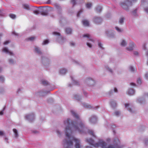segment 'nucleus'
<instances>
[{"label": "nucleus", "instance_id": "obj_1", "mask_svg": "<svg viewBox=\"0 0 148 148\" xmlns=\"http://www.w3.org/2000/svg\"><path fill=\"white\" fill-rule=\"evenodd\" d=\"M71 114L74 121L71 120L67 118L64 121V124L66 126L65 129V133L68 140L65 139L63 141L65 148H71L73 146V141L75 143V148H81L80 140L72 136V131H75L82 133L85 132L87 129L85 127L84 122L82 120L79 115L75 111H71Z\"/></svg>", "mask_w": 148, "mask_h": 148}, {"label": "nucleus", "instance_id": "obj_2", "mask_svg": "<svg viewBox=\"0 0 148 148\" xmlns=\"http://www.w3.org/2000/svg\"><path fill=\"white\" fill-rule=\"evenodd\" d=\"M86 141L95 147H101L102 148H122L123 147L118 139H114L113 145L109 146L107 147V143L103 140H99L98 143L95 144L94 141L91 138L86 139Z\"/></svg>", "mask_w": 148, "mask_h": 148}, {"label": "nucleus", "instance_id": "obj_3", "mask_svg": "<svg viewBox=\"0 0 148 148\" xmlns=\"http://www.w3.org/2000/svg\"><path fill=\"white\" fill-rule=\"evenodd\" d=\"M132 2L129 0H126L123 2L121 3V7L126 11L128 12L129 10V7L132 6Z\"/></svg>", "mask_w": 148, "mask_h": 148}, {"label": "nucleus", "instance_id": "obj_4", "mask_svg": "<svg viewBox=\"0 0 148 148\" xmlns=\"http://www.w3.org/2000/svg\"><path fill=\"white\" fill-rule=\"evenodd\" d=\"M52 34L56 36L57 41L60 44H62L66 41V38L62 36L60 33L54 32H53Z\"/></svg>", "mask_w": 148, "mask_h": 148}, {"label": "nucleus", "instance_id": "obj_5", "mask_svg": "<svg viewBox=\"0 0 148 148\" xmlns=\"http://www.w3.org/2000/svg\"><path fill=\"white\" fill-rule=\"evenodd\" d=\"M85 83L88 86L90 87L94 86L96 84L94 79L90 77H87L86 79Z\"/></svg>", "mask_w": 148, "mask_h": 148}, {"label": "nucleus", "instance_id": "obj_6", "mask_svg": "<svg viewBox=\"0 0 148 148\" xmlns=\"http://www.w3.org/2000/svg\"><path fill=\"white\" fill-rule=\"evenodd\" d=\"M125 108L130 113H134L135 112L134 107L132 104L128 103L125 104Z\"/></svg>", "mask_w": 148, "mask_h": 148}, {"label": "nucleus", "instance_id": "obj_7", "mask_svg": "<svg viewBox=\"0 0 148 148\" xmlns=\"http://www.w3.org/2000/svg\"><path fill=\"white\" fill-rule=\"evenodd\" d=\"M93 20L95 23L99 24L102 22L103 19L101 17L95 16L93 17Z\"/></svg>", "mask_w": 148, "mask_h": 148}, {"label": "nucleus", "instance_id": "obj_8", "mask_svg": "<svg viewBox=\"0 0 148 148\" xmlns=\"http://www.w3.org/2000/svg\"><path fill=\"white\" fill-rule=\"evenodd\" d=\"M42 61L43 64L45 66H47L50 63V59L45 57H42Z\"/></svg>", "mask_w": 148, "mask_h": 148}, {"label": "nucleus", "instance_id": "obj_9", "mask_svg": "<svg viewBox=\"0 0 148 148\" xmlns=\"http://www.w3.org/2000/svg\"><path fill=\"white\" fill-rule=\"evenodd\" d=\"M25 118L29 122H32L35 119V116L33 113H32L26 115Z\"/></svg>", "mask_w": 148, "mask_h": 148}, {"label": "nucleus", "instance_id": "obj_10", "mask_svg": "<svg viewBox=\"0 0 148 148\" xmlns=\"http://www.w3.org/2000/svg\"><path fill=\"white\" fill-rule=\"evenodd\" d=\"M129 45V47H127L126 49L127 50L130 51L133 50L136 46L134 43L132 41H130V42Z\"/></svg>", "mask_w": 148, "mask_h": 148}, {"label": "nucleus", "instance_id": "obj_11", "mask_svg": "<svg viewBox=\"0 0 148 148\" xmlns=\"http://www.w3.org/2000/svg\"><path fill=\"white\" fill-rule=\"evenodd\" d=\"M89 121L92 124H95L97 121V116L95 115H92L89 119Z\"/></svg>", "mask_w": 148, "mask_h": 148}, {"label": "nucleus", "instance_id": "obj_12", "mask_svg": "<svg viewBox=\"0 0 148 148\" xmlns=\"http://www.w3.org/2000/svg\"><path fill=\"white\" fill-rule=\"evenodd\" d=\"M50 92L49 91H46L42 90L40 91L37 93V95L41 97H44L47 94L49 93Z\"/></svg>", "mask_w": 148, "mask_h": 148}, {"label": "nucleus", "instance_id": "obj_13", "mask_svg": "<svg viewBox=\"0 0 148 148\" xmlns=\"http://www.w3.org/2000/svg\"><path fill=\"white\" fill-rule=\"evenodd\" d=\"M82 105L84 107L86 108L97 109L99 108V107L98 106H97L96 108L93 107L87 102H83L82 103Z\"/></svg>", "mask_w": 148, "mask_h": 148}, {"label": "nucleus", "instance_id": "obj_14", "mask_svg": "<svg viewBox=\"0 0 148 148\" xmlns=\"http://www.w3.org/2000/svg\"><path fill=\"white\" fill-rule=\"evenodd\" d=\"M106 33L110 38H112L114 37V34L113 31L111 30H107L106 31Z\"/></svg>", "mask_w": 148, "mask_h": 148}, {"label": "nucleus", "instance_id": "obj_15", "mask_svg": "<svg viewBox=\"0 0 148 148\" xmlns=\"http://www.w3.org/2000/svg\"><path fill=\"white\" fill-rule=\"evenodd\" d=\"M2 51L7 53H8L11 56H13L14 55V53L12 52L9 51L7 47H5L3 48Z\"/></svg>", "mask_w": 148, "mask_h": 148}, {"label": "nucleus", "instance_id": "obj_16", "mask_svg": "<svg viewBox=\"0 0 148 148\" xmlns=\"http://www.w3.org/2000/svg\"><path fill=\"white\" fill-rule=\"evenodd\" d=\"M34 52L39 55H41L42 54V52L41 51V49L37 46L35 47Z\"/></svg>", "mask_w": 148, "mask_h": 148}, {"label": "nucleus", "instance_id": "obj_17", "mask_svg": "<svg viewBox=\"0 0 148 148\" xmlns=\"http://www.w3.org/2000/svg\"><path fill=\"white\" fill-rule=\"evenodd\" d=\"M56 8L57 10V13L59 14H61L62 13V7L61 6L58 4H56L55 5Z\"/></svg>", "mask_w": 148, "mask_h": 148}, {"label": "nucleus", "instance_id": "obj_18", "mask_svg": "<svg viewBox=\"0 0 148 148\" xmlns=\"http://www.w3.org/2000/svg\"><path fill=\"white\" fill-rule=\"evenodd\" d=\"M83 37H86L87 38L88 40L92 42H94V40H93L92 37L88 34H86L83 35Z\"/></svg>", "mask_w": 148, "mask_h": 148}, {"label": "nucleus", "instance_id": "obj_19", "mask_svg": "<svg viewBox=\"0 0 148 148\" xmlns=\"http://www.w3.org/2000/svg\"><path fill=\"white\" fill-rule=\"evenodd\" d=\"M127 93L130 96L133 95L135 93V91L133 89H129L127 91Z\"/></svg>", "mask_w": 148, "mask_h": 148}, {"label": "nucleus", "instance_id": "obj_20", "mask_svg": "<svg viewBox=\"0 0 148 148\" xmlns=\"http://www.w3.org/2000/svg\"><path fill=\"white\" fill-rule=\"evenodd\" d=\"M41 83L43 85L47 86L49 84V83L45 79H42L41 81Z\"/></svg>", "mask_w": 148, "mask_h": 148}, {"label": "nucleus", "instance_id": "obj_21", "mask_svg": "<svg viewBox=\"0 0 148 148\" xmlns=\"http://www.w3.org/2000/svg\"><path fill=\"white\" fill-rule=\"evenodd\" d=\"M8 61L9 64L11 65H14L16 63V61L14 59L10 58L8 59Z\"/></svg>", "mask_w": 148, "mask_h": 148}, {"label": "nucleus", "instance_id": "obj_22", "mask_svg": "<svg viewBox=\"0 0 148 148\" xmlns=\"http://www.w3.org/2000/svg\"><path fill=\"white\" fill-rule=\"evenodd\" d=\"M67 71V70L64 68H62L60 69V73L62 75H64Z\"/></svg>", "mask_w": 148, "mask_h": 148}, {"label": "nucleus", "instance_id": "obj_23", "mask_svg": "<svg viewBox=\"0 0 148 148\" xmlns=\"http://www.w3.org/2000/svg\"><path fill=\"white\" fill-rule=\"evenodd\" d=\"M74 98L77 100L79 101L82 99V97L78 94H75L74 95Z\"/></svg>", "mask_w": 148, "mask_h": 148}, {"label": "nucleus", "instance_id": "obj_24", "mask_svg": "<svg viewBox=\"0 0 148 148\" xmlns=\"http://www.w3.org/2000/svg\"><path fill=\"white\" fill-rule=\"evenodd\" d=\"M114 92H118V90L117 88H115L111 90L108 92V93L110 95H111L113 94Z\"/></svg>", "mask_w": 148, "mask_h": 148}, {"label": "nucleus", "instance_id": "obj_25", "mask_svg": "<svg viewBox=\"0 0 148 148\" xmlns=\"http://www.w3.org/2000/svg\"><path fill=\"white\" fill-rule=\"evenodd\" d=\"M70 77L71 78L72 80V82L73 83V84L77 86L79 85V83L77 81L74 80L73 79V77L71 76Z\"/></svg>", "mask_w": 148, "mask_h": 148}, {"label": "nucleus", "instance_id": "obj_26", "mask_svg": "<svg viewBox=\"0 0 148 148\" xmlns=\"http://www.w3.org/2000/svg\"><path fill=\"white\" fill-rule=\"evenodd\" d=\"M95 11L97 13H100L102 11V8L101 7L98 6L95 8Z\"/></svg>", "mask_w": 148, "mask_h": 148}, {"label": "nucleus", "instance_id": "obj_27", "mask_svg": "<svg viewBox=\"0 0 148 148\" xmlns=\"http://www.w3.org/2000/svg\"><path fill=\"white\" fill-rule=\"evenodd\" d=\"M14 134V136L16 138H17L18 136V134L17 130L16 129H14L13 130Z\"/></svg>", "mask_w": 148, "mask_h": 148}, {"label": "nucleus", "instance_id": "obj_28", "mask_svg": "<svg viewBox=\"0 0 148 148\" xmlns=\"http://www.w3.org/2000/svg\"><path fill=\"white\" fill-rule=\"evenodd\" d=\"M65 32L67 34H71L72 33V30L70 28H67L65 29Z\"/></svg>", "mask_w": 148, "mask_h": 148}, {"label": "nucleus", "instance_id": "obj_29", "mask_svg": "<svg viewBox=\"0 0 148 148\" xmlns=\"http://www.w3.org/2000/svg\"><path fill=\"white\" fill-rule=\"evenodd\" d=\"M125 19V18L124 17H121L119 19V23L121 25L123 24L124 22V20Z\"/></svg>", "mask_w": 148, "mask_h": 148}, {"label": "nucleus", "instance_id": "obj_30", "mask_svg": "<svg viewBox=\"0 0 148 148\" xmlns=\"http://www.w3.org/2000/svg\"><path fill=\"white\" fill-rule=\"evenodd\" d=\"M43 16H47L48 15L47 10H46L44 11H41L40 13Z\"/></svg>", "mask_w": 148, "mask_h": 148}, {"label": "nucleus", "instance_id": "obj_31", "mask_svg": "<svg viewBox=\"0 0 148 148\" xmlns=\"http://www.w3.org/2000/svg\"><path fill=\"white\" fill-rule=\"evenodd\" d=\"M138 10V8H136L132 12V14L134 16H138V14L137 13Z\"/></svg>", "mask_w": 148, "mask_h": 148}, {"label": "nucleus", "instance_id": "obj_32", "mask_svg": "<svg viewBox=\"0 0 148 148\" xmlns=\"http://www.w3.org/2000/svg\"><path fill=\"white\" fill-rule=\"evenodd\" d=\"M83 25L85 26H88L89 25V22L86 20H84L82 21Z\"/></svg>", "mask_w": 148, "mask_h": 148}, {"label": "nucleus", "instance_id": "obj_33", "mask_svg": "<svg viewBox=\"0 0 148 148\" xmlns=\"http://www.w3.org/2000/svg\"><path fill=\"white\" fill-rule=\"evenodd\" d=\"M115 29L119 32L122 33L123 32V30L122 28H120L118 27H115Z\"/></svg>", "mask_w": 148, "mask_h": 148}, {"label": "nucleus", "instance_id": "obj_34", "mask_svg": "<svg viewBox=\"0 0 148 148\" xmlns=\"http://www.w3.org/2000/svg\"><path fill=\"white\" fill-rule=\"evenodd\" d=\"M88 132L89 133V134H90L91 135H92V137L95 138L96 137V136L95 135L94 131H93L90 130H88Z\"/></svg>", "mask_w": 148, "mask_h": 148}, {"label": "nucleus", "instance_id": "obj_35", "mask_svg": "<svg viewBox=\"0 0 148 148\" xmlns=\"http://www.w3.org/2000/svg\"><path fill=\"white\" fill-rule=\"evenodd\" d=\"M127 45V43L125 40H122L121 43V46L123 47H125Z\"/></svg>", "mask_w": 148, "mask_h": 148}, {"label": "nucleus", "instance_id": "obj_36", "mask_svg": "<svg viewBox=\"0 0 148 148\" xmlns=\"http://www.w3.org/2000/svg\"><path fill=\"white\" fill-rule=\"evenodd\" d=\"M23 7L27 10H29L30 9V6L27 4H24L23 5Z\"/></svg>", "mask_w": 148, "mask_h": 148}, {"label": "nucleus", "instance_id": "obj_37", "mask_svg": "<svg viewBox=\"0 0 148 148\" xmlns=\"http://www.w3.org/2000/svg\"><path fill=\"white\" fill-rule=\"evenodd\" d=\"M110 105L111 107L112 108H114L117 106L116 102H110Z\"/></svg>", "mask_w": 148, "mask_h": 148}, {"label": "nucleus", "instance_id": "obj_38", "mask_svg": "<svg viewBox=\"0 0 148 148\" xmlns=\"http://www.w3.org/2000/svg\"><path fill=\"white\" fill-rule=\"evenodd\" d=\"M129 69L130 71L132 72H134L136 70V68L133 67L132 66H130Z\"/></svg>", "mask_w": 148, "mask_h": 148}, {"label": "nucleus", "instance_id": "obj_39", "mask_svg": "<svg viewBox=\"0 0 148 148\" xmlns=\"http://www.w3.org/2000/svg\"><path fill=\"white\" fill-rule=\"evenodd\" d=\"M73 62L75 64L78 65H82V63L80 62H79L78 61H76L75 60H72Z\"/></svg>", "mask_w": 148, "mask_h": 148}, {"label": "nucleus", "instance_id": "obj_40", "mask_svg": "<svg viewBox=\"0 0 148 148\" xmlns=\"http://www.w3.org/2000/svg\"><path fill=\"white\" fill-rule=\"evenodd\" d=\"M49 43V41L48 40H44L42 43V45H45L48 44Z\"/></svg>", "mask_w": 148, "mask_h": 148}, {"label": "nucleus", "instance_id": "obj_41", "mask_svg": "<svg viewBox=\"0 0 148 148\" xmlns=\"http://www.w3.org/2000/svg\"><path fill=\"white\" fill-rule=\"evenodd\" d=\"M83 10L82 9H81L77 12V16L78 17L80 16L81 14L83 12Z\"/></svg>", "mask_w": 148, "mask_h": 148}, {"label": "nucleus", "instance_id": "obj_42", "mask_svg": "<svg viewBox=\"0 0 148 148\" xmlns=\"http://www.w3.org/2000/svg\"><path fill=\"white\" fill-rule=\"evenodd\" d=\"M56 132L58 136L59 137H60L61 136L62 133L60 132L59 130H57L56 131Z\"/></svg>", "mask_w": 148, "mask_h": 148}, {"label": "nucleus", "instance_id": "obj_43", "mask_svg": "<svg viewBox=\"0 0 148 148\" xmlns=\"http://www.w3.org/2000/svg\"><path fill=\"white\" fill-rule=\"evenodd\" d=\"M70 2L72 4L73 7H74L77 4L76 0H71Z\"/></svg>", "mask_w": 148, "mask_h": 148}, {"label": "nucleus", "instance_id": "obj_44", "mask_svg": "<svg viewBox=\"0 0 148 148\" xmlns=\"http://www.w3.org/2000/svg\"><path fill=\"white\" fill-rule=\"evenodd\" d=\"M144 143L146 145H148V138H145L144 140Z\"/></svg>", "mask_w": 148, "mask_h": 148}, {"label": "nucleus", "instance_id": "obj_45", "mask_svg": "<svg viewBox=\"0 0 148 148\" xmlns=\"http://www.w3.org/2000/svg\"><path fill=\"white\" fill-rule=\"evenodd\" d=\"M5 108H6V106H4V107H3V110H1V111H0V115H2L3 114L4 111L5 110Z\"/></svg>", "mask_w": 148, "mask_h": 148}, {"label": "nucleus", "instance_id": "obj_46", "mask_svg": "<svg viewBox=\"0 0 148 148\" xmlns=\"http://www.w3.org/2000/svg\"><path fill=\"white\" fill-rule=\"evenodd\" d=\"M35 38L36 37H31L28 38L27 40L31 41H32L34 40L35 39Z\"/></svg>", "mask_w": 148, "mask_h": 148}, {"label": "nucleus", "instance_id": "obj_47", "mask_svg": "<svg viewBox=\"0 0 148 148\" xmlns=\"http://www.w3.org/2000/svg\"><path fill=\"white\" fill-rule=\"evenodd\" d=\"M5 79L4 77L2 76H0V82H3L4 81Z\"/></svg>", "mask_w": 148, "mask_h": 148}, {"label": "nucleus", "instance_id": "obj_48", "mask_svg": "<svg viewBox=\"0 0 148 148\" xmlns=\"http://www.w3.org/2000/svg\"><path fill=\"white\" fill-rule=\"evenodd\" d=\"M9 16L12 19H14L16 17V16L15 15L12 14H10Z\"/></svg>", "mask_w": 148, "mask_h": 148}, {"label": "nucleus", "instance_id": "obj_49", "mask_svg": "<svg viewBox=\"0 0 148 148\" xmlns=\"http://www.w3.org/2000/svg\"><path fill=\"white\" fill-rule=\"evenodd\" d=\"M139 52L137 51H134L133 52V54L134 56H138L139 55Z\"/></svg>", "mask_w": 148, "mask_h": 148}, {"label": "nucleus", "instance_id": "obj_50", "mask_svg": "<svg viewBox=\"0 0 148 148\" xmlns=\"http://www.w3.org/2000/svg\"><path fill=\"white\" fill-rule=\"evenodd\" d=\"M106 69L109 72H110V73H113V71L110 68L108 67H106Z\"/></svg>", "mask_w": 148, "mask_h": 148}, {"label": "nucleus", "instance_id": "obj_51", "mask_svg": "<svg viewBox=\"0 0 148 148\" xmlns=\"http://www.w3.org/2000/svg\"><path fill=\"white\" fill-rule=\"evenodd\" d=\"M70 44L71 46L72 47L74 46L75 45V43L73 41L71 42H70Z\"/></svg>", "mask_w": 148, "mask_h": 148}, {"label": "nucleus", "instance_id": "obj_52", "mask_svg": "<svg viewBox=\"0 0 148 148\" xmlns=\"http://www.w3.org/2000/svg\"><path fill=\"white\" fill-rule=\"evenodd\" d=\"M12 34H14L15 36H19V35L18 34L16 33L15 32L13 31L12 32Z\"/></svg>", "mask_w": 148, "mask_h": 148}, {"label": "nucleus", "instance_id": "obj_53", "mask_svg": "<svg viewBox=\"0 0 148 148\" xmlns=\"http://www.w3.org/2000/svg\"><path fill=\"white\" fill-rule=\"evenodd\" d=\"M92 6V4L90 3H88L86 4V7L88 8H90Z\"/></svg>", "mask_w": 148, "mask_h": 148}, {"label": "nucleus", "instance_id": "obj_54", "mask_svg": "<svg viewBox=\"0 0 148 148\" xmlns=\"http://www.w3.org/2000/svg\"><path fill=\"white\" fill-rule=\"evenodd\" d=\"M98 45L99 47L101 49H103V48L102 47V45L100 42H99Z\"/></svg>", "mask_w": 148, "mask_h": 148}, {"label": "nucleus", "instance_id": "obj_55", "mask_svg": "<svg viewBox=\"0 0 148 148\" xmlns=\"http://www.w3.org/2000/svg\"><path fill=\"white\" fill-rule=\"evenodd\" d=\"M33 12L34 14L36 15H38L39 14V12L37 10H34L33 11Z\"/></svg>", "mask_w": 148, "mask_h": 148}, {"label": "nucleus", "instance_id": "obj_56", "mask_svg": "<svg viewBox=\"0 0 148 148\" xmlns=\"http://www.w3.org/2000/svg\"><path fill=\"white\" fill-rule=\"evenodd\" d=\"M10 41L9 40H7L5 41L3 43V44L4 45H6L10 43Z\"/></svg>", "mask_w": 148, "mask_h": 148}, {"label": "nucleus", "instance_id": "obj_57", "mask_svg": "<svg viewBox=\"0 0 148 148\" xmlns=\"http://www.w3.org/2000/svg\"><path fill=\"white\" fill-rule=\"evenodd\" d=\"M138 101L139 102L143 101H144L143 98L142 97L139 98L138 99Z\"/></svg>", "mask_w": 148, "mask_h": 148}, {"label": "nucleus", "instance_id": "obj_58", "mask_svg": "<svg viewBox=\"0 0 148 148\" xmlns=\"http://www.w3.org/2000/svg\"><path fill=\"white\" fill-rule=\"evenodd\" d=\"M86 44L89 47L91 48L92 47V45L89 42H87Z\"/></svg>", "mask_w": 148, "mask_h": 148}, {"label": "nucleus", "instance_id": "obj_59", "mask_svg": "<svg viewBox=\"0 0 148 148\" xmlns=\"http://www.w3.org/2000/svg\"><path fill=\"white\" fill-rule=\"evenodd\" d=\"M5 134L4 132L2 131H0V136H4Z\"/></svg>", "mask_w": 148, "mask_h": 148}, {"label": "nucleus", "instance_id": "obj_60", "mask_svg": "<svg viewBox=\"0 0 148 148\" xmlns=\"http://www.w3.org/2000/svg\"><path fill=\"white\" fill-rule=\"evenodd\" d=\"M120 112L119 111H116L115 112L114 114L116 116H118L120 114Z\"/></svg>", "mask_w": 148, "mask_h": 148}, {"label": "nucleus", "instance_id": "obj_61", "mask_svg": "<svg viewBox=\"0 0 148 148\" xmlns=\"http://www.w3.org/2000/svg\"><path fill=\"white\" fill-rule=\"evenodd\" d=\"M146 55L147 58V63L148 65V50L146 51Z\"/></svg>", "mask_w": 148, "mask_h": 148}, {"label": "nucleus", "instance_id": "obj_62", "mask_svg": "<svg viewBox=\"0 0 148 148\" xmlns=\"http://www.w3.org/2000/svg\"><path fill=\"white\" fill-rule=\"evenodd\" d=\"M137 82L138 84H140L141 83V80L140 79H138L137 81Z\"/></svg>", "mask_w": 148, "mask_h": 148}, {"label": "nucleus", "instance_id": "obj_63", "mask_svg": "<svg viewBox=\"0 0 148 148\" xmlns=\"http://www.w3.org/2000/svg\"><path fill=\"white\" fill-rule=\"evenodd\" d=\"M144 10L147 13H148V8H144Z\"/></svg>", "mask_w": 148, "mask_h": 148}, {"label": "nucleus", "instance_id": "obj_64", "mask_svg": "<svg viewBox=\"0 0 148 148\" xmlns=\"http://www.w3.org/2000/svg\"><path fill=\"white\" fill-rule=\"evenodd\" d=\"M145 76L146 78L148 80V72L146 73L145 75Z\"/></svg>", "mask_w": 148, "mask_h": 148}]
</instances>
